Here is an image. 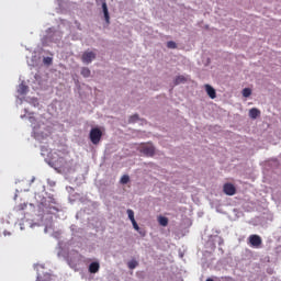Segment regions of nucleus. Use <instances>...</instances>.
<instances>
[{
  "instance_id": "nucleus-1",
  "label": "nucleus",
  "mask_w": 281,
  "mask_h": 281,
  "mask_svg": "<svg viewBox=\"0 0 281 281\" xmlns=\"http://www.w3.org/2000/svg\"><path fill=\"white\" fill-rule=\"evenodd\" d=\"M48 165L55 170H60L67 166V160L65 157H59L57 154H54L53 157L48 160Z\"/></svg>"
},
{
  "instance_id": "nucleus-2",
  "label": "nucleus",
  "mask_w": 281,
  "mask_h": 281,
  "mask_svg": "<svg viewBox=\"0 0 281 281\" xmlns=\"http://www.w3.org/2000/svg\"><path fill=\"white\" fill-rule=\"evenodd\" d=\"M89 137H90V142H91L94 146H98V144H100V142H101V139H102V132H101V130L98 128V127H93V128L90 131Z\"/></svg>"
},
{
  "instance_id": "nucleus-3",
  "label": "nucleus",
  "mask_w": 281,
  "mask_h": 281,
  "mask_svg": "<svg viewBox=\"0 0 281 281\" xmlns=\"http://www.w3.org/2000/svg\"><path fill=\"white\" fill-rule=\"evenodd\" d=\"M140 153L146 157H154L155 156V146L153 144H143L140 146Z\"/></svg>"
},
{
  "instance_id": "nucleus-4",
  "label": "nucleus",
  "mask_w": 281,
  "mask_h": 281,
  "mask_svg": "<svg viewBox=\"0 0 281 281\" xmlns=\"http://www.w3.org/2000/svg\"><path fill=\"white\" fill-rule=\"evenodd\" d=\"M223 192L224 194H227V196H234L236 194V187L233 183H225L223 186Z\"/></svg>"
},
{
  "instance_id": "nucleus-5",
  "label": "nucleus",
  "mask_w": 281,
  "mask_h": 281,
  "mask_svg": "<svg viewBox=\"0 0 281 281\" xmlns=\"http://www.w3.org/2000/svg\"><path fill=\"white\" fill-rule=\"evenodd\" d=\"M248 240L251 247L258 248L262 245V238L259 235H250Z\"/></svg>"
},
{
  "instance_id": "nucleus-6",
  "label": "nucleus",
  "mask_w": 281,
  "mask_h": 281,
  "mask_svg": "<svg viewBox=\"0 0 281 281\" xmlns=\"http://www.w3.org/2000/svg\"><path fill=\"white\" fill-rule=\"evenodd\" d=\"M81 60L86 65H89L90 63H93V60H95V53H93V52L83 53L82 57H81Z\"/></svg>"
},
{
  "instance_id": "nucleus-7",
  "label": "nucleus",
  "mask_w": 281,
  "mask_h": 281,
  "mask_svg": "<svg viewBox=\"0 0 281 281\" xmlns=\"http://www.w3.org/2000/svg\"><path fill=\"white\" fill-rule=\"evenodd\" d=\"M204 87L209 98H211V100H214L216 98V90L210 85H205Z\"/></svg>"
},
{
  "instance_id": "nucleus-8",
  "label": "nucleus",
  "mask_w": 281,
  "mask_h": 281,
  "mask_svg": "<svg viewBox=\"0 0 281 281\" xmlns=\"http://www.w3.org/2000/svg\"><path fill=\"white\" fill-rule=\"evenodd\" d=\"M100 271V262L93 261L89 265V273H98Z\"/></svg>"
},
{
  "instance_id": "nucleus-9",
  "label": "nucleus",
  "mask_w": 281,
  "mask_h": 281,
  "mask_svg": "<svg viewBox=\"0 0 281 281\" xmlns=\"http://www.w3.org/2000/svg\"><path fill=\"white\" fill-rule=\"evenodd\" d=\"M186 82H188V77L180 75V76L176 77L173 85H176V86L177 85H186Z\"/></svg>"
},
{
  "instance_id": "nucleus-10",
  "label": "nucleus",
  "mask_w": 281,
  "mask_h": 281,
  "mask_svg": "<svg viewBox=\"0 0 281 281\" xmlns=\"http://www.w3.org/2000/svg\"><path fill=\"white\" fill-rule=\"evenodd\" d=\"M102 10H103L105 22L110 23L111 16L109 15V7H106V2L102 3Z\"/></svg>"
},
{
  "instance_id": "nucleus-11",
  "label": "nucleus",
  "mask_w": 281,
  "mask_h": 281,
  "mask_svg": "<svg viewBox=\"0 0 281 281\" xmlns=\"http://www.w3.org/2000/svg\"><path fill=\"white\" fill-rule=\"evenodd\" d=\"M260 115V110L252 108L249 110V117H251V120H256L257 117H259Z\"/></svg>"
},
{
  "instance_id": "nucleus-12",
  "label": "nucleus",
  "mask_w": 281,
  "mask_h": 281,
  "mask_svg": "<svg viewBox=\"0 0 281 281\" xmlns=\"http://www.w3.org/2000/svg\"><path fill=\"white\" fill-rule=\"evenodd\" d=\"M158 223H159V225H161L162 227H168V217L159 216V217H158Z\"/></svg>"
},
{
  "instance_id": "nucleus-13",
  "label": "nucleus",
  "mask_w": 281,
  "mask_h": 281,
  "mask_svg": "<svg viewBox=\"0 0 281 281\" xmlns=\"http://www.w3.org/2000/svg\"><path fill=\"white\" fill-rule=\"evenodd\" d=\"M81 76H83V78H89L91 76V70L87 67L81 68Z\"/></svg>"
},
{
  "instance_id": "nucleus-14",
  "label": "nucleus",
  "mask_w": 281,
  "mask_h": 281,
  "mask_svg": "<svg viewBox=\"0 0 281 281\" xmlns=\"http://www.w3.org/2000/svg\"><path fill=\"white\" fill-rule=\"evenodd\" d=\"M127 216H128L131 223H133V221H135V212H133V210H131V209L127 210Z\"/></svg>"
},
{
  "instance_id": "nucleus-15",
  "label": "nucleus",
  "mask_w": 281,
  "mask_h": 281,
  "mask_svg": "<svg viewBox=\"0 0 281 281\" xmlns=\"http://www.w3.org/2000/svg\"><path fill=\"white\" fill-rule=\"evenodd\" d=\"M128 181H131V177H128V175H124L121 178V183H123V186H126V183H128Z\"/></svg>"
},
{
  "instance_id": "nucleus-16",
  "label": "nucleus",
  "mask_w": 281,
  "mask_h": 281,
  "mask_svg": "<svg viewBox=\"0 0 281 281\" xmlns=\"http://www.w3.org/2000/svg\"><path fill=\"white\" fill-rule=\"evenodd\" d=\"M139 265L136 260H131L127 263L128 269H135Z\"/></svg>"
},
{
  "instance_id": "nucleus-17",
  "label": "nucleus",
  "mask_w": 281,
  "mask_h": 281,
  "mask_svg": "<svg viewBox=\"0 0 281 281\" xmlns=\"http://www.w3.org/2000/svg\"><path fill=\"white\" fill-rule=\"evenodd\" d=\"M168 49H177V43L169 41L167 42Z\"/></svg>"
},
{
  "instance_id": "nucleus-18",
  "label": "nucleus",
  "mask_w": 281,
  "mask_h": 281,
  "mask_svg": "<svg viewBox=\"0 0 281 281\" xmlns=\"http://www.w3.org/2000/svg\"><path fill=\"white\" fill-rule=\"evenodd\" d=\"M243 95H244V98H249V95H251V89L245 88L243 90Z\"/></svg>"
},
{
  "instance_id": "nucleus-19",
  "label": "nucleus",
  "mask_w": 281,
  "mask_h": 281,
  "mask_svg": "<svg viewBox=\"0 0 281 281\" xmlns=\"http://www.w3.org/2000/svg\"><path fill=\"white\" fill-rule=\"evenodd\" d=\"M19 93H27V86L20 85L19 87Z\"/></svg>"
},
{
  "instance_id": "nucleus-20",
  "label": "nucleus",
  "mask_w": 281,
  "mask_h": 281,
  "mask_svg": "<svg viewBox=\"0 0 281 281\" xmlns=\"http://www.w3.org/2000/svg\"><path fill=\"white\" fill-rule=\"evenodd\" d=\"M137 120H139V115L134 114L130 117V123L137 122Z\"/></svg>"
},
{
  "instance_id": "nucleus-21",
  "label": "nucleus",
  "mask_w": 281,
  "mask_h": 281,
  "mask_svg": "<svg viewBox=\"0 0 281 281\" xmlns=\"http://www.w3.org/2000/svg\"><path fill=\"white\" fill-rule=\"evenodd\" d=\"M25 207H27V204H20L16 206V210H18V212H21V211L25 210Z\"/></svg>"
},
{
  "instance_id": "nucleus-22",
  "label": "nucleus",
  "mask_w": 281,
  "mask_h": 281,
  "mask_svg": "<svg viewBox=\"0 0 281 281\" xmlns=\"http://www.w3.org/2000/svg\"><path fill=\"white\" fill-rule=\"evenodd\" d=\"M132 225H133V227H134V229L136 231V232H139V225L137 224V221H133L132 222Z\"/></svg>"
},
{
  "instance_id": "nucleus-23",
  "label": "nucleus",
  "mask_w": 281,
  "mask_h": 281,
  "mask_svg": "<svg viewBox=\"0 0 281 281\" xmlns=\"http://www.w3.org/2000/svg\"><path fill=\"white\" fill-rule=\"evenodd\" d=\"M44 63H45L46 65H52V58H50V57L44 58Z\"/></svg>"
},
{
  "instance_id": "nucleus-24",
  "label": "nucleus",
  "mask_w": 281,
  "mask_h": 281,
  "mask_svg": "<svg viewBox=\"0 0 281 281\" xmlns=\"http://www.w3.org/2000/svg\"><path fill=\"white\" fill-rule=\"evenodd\" d=\"M206 281H214V280H212V279H206Z\"/></svg>"
}]
</instances>
